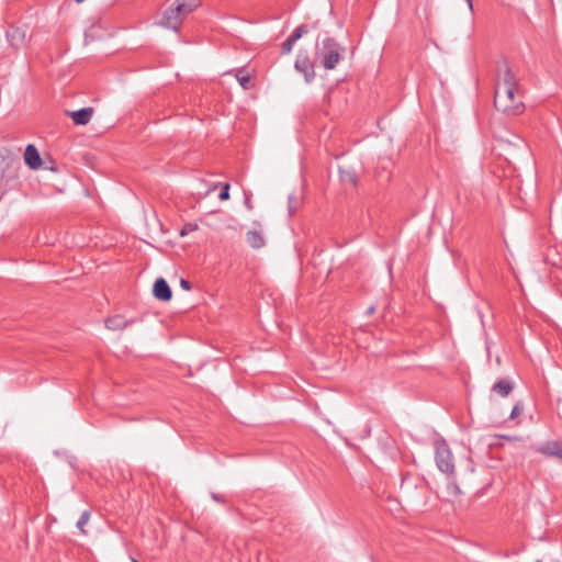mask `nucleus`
Instances as JSON below:
<instances>
[{"label":"nucleus","instance_id":"obj_29","mask_svg":"<svg viewBox=\"0 0 562 562\" xmlns=\"http://www.w3.org/2000/svg\"><path fill=\"white\" fill-rule=\"evenodd\" d=\"M212 498L214 501H216V502H222L223 501L222 497L220 495L215 494V493H212Z\"/></svg>","mask_w":562,"mask_h":562},{"label":"nucleus","instance_id":"obj_12","mask_svg":"<svg viewBox=\"0 0 562 562\" xmlns=\"http://www.w3.org/2000/svg\"><path fill=\"white\" fill-rule=\"evenodd\" d=\"M71 120L76 125H86L90 122L93 109L92 108H82L80 110L68 112Z\"/></svg>","mask_w":562,"mask_h":562},{"label":"nucleus","instance_id":"obj_3","mask_svg":"<svg viewBox=\"0 0 562 562\" xmlns=\"http://www.w3.org/2000/svg\"><path fill=\"white\" fill-rule=\"evenodd\" d=\"M344 48L331 37L323 41V46L318 53L321 64L325 69H334L341 59Z\"/></svg>","mask_w":562,"mask_h":562},{"label":"nucleus","instance_id":"obj_15","mask_svg":"<svg viewBox=\"0 0 562 562\" xmlns=\"http://www.w3.org/2000/svg\"><path fill=\"white\" fill-rule=\"evenodd\" d=\"M339 178L342 183H348L353 187L358 184L357 173L351 168L339 167Z\"/></svg>","mask_w":562,"mask_h":562},{"label":"nucleus","instance_id":"obj_22","mask_svg":"<svg viewBox=\"0 0 562 562\" xmlns=\"http://www.w3.org/2000/svg\"><path fill=\"white\" fill-rule=\"evenodd\" d=\"M524 411V406L521 403H517L513 409H512V413H510V418L514 419L516 418L517 416H519Z\"/></svg>","mask_w":562,"mask_h":562},{"label":"nucleus","instance_id":"obj_18","mask_svg":"<svg viewBox=\"0 0 562 562\" xmlns=\"http://www.w3.org/2000/svg\"><path fill=\"white\" fill-rule=\"evenodd\" d=\"M101 27L99 25H91L85 33L86 41H93L100 37L99 32Z\"/></svg>","mask_w":562,"mask_h":562},{"label":"nucleus","instance_id":"obj_5","mask_svg":"<svg viewBox=\"0 0 562 562\" xmlns=\"http://www.w3.org/2000/svg\"><path fill=\"white\" fill-rule=\"evenodd\" d=\"M435 459L436 464L441 472L447 474H452L454 472L452 453L442 438L435 441Z\"/></svg>","mask_w":562,"mask_h":562},{"label":"nucleus","instance_id":"obj_2","mask_svg":"<svg viewBox=\"0 0 562 562\" xmlns=\"http://www.w3.org/2000/svg\"><path fill=\"white\" fill-rule=\"evenodd\" d=\"M21 164L16 159H2L0 161V194L15 187L19 179Z\"/></svg>","mask_w":562,"mask_h":562},{"label":"nucleus","instance_id":"obj_11","mask_svg":"<svg viewBox=\"0 0 562 562\" xmlns=\"http://www.w3.org/2000/svg\"><path fill=\"white\" fill-rule=\"evenodd\" d=\"M24 160H25V164L31 169H37L41 167L42 159H41L40 154L34 145L29 144L26 146L25 151H24Z\"/></svg>","mask_w":562,"mask_h":562},{"label":"nucleus","instance_id":"obj_27","mask_svg":"<svg viewBox=\"0 0 562 562\" xmlns=\"http://www.w3.org/2000/svg\"><path fill=\"white\" fill-rule=\"evenodd\" d=\"M180 285L182 289H184L187 291L191 290V283L186 279L180 280Z\"/></svg>","mask_w":562,"mask_h":562},{"label":"nucleus","instance_id":"obj_20","mask_svg":"<svg viewBox=\"0 0 562 562\" xmlns=\"http://www.w3.org/2000/svg\"><path fill=\"white\" fill-rule=\"evenodd\" d=\"M305 33H307V27L306 25L302 24V25H299L297 27L294 29V31L292 32V34L290 35V37L296 42L297 40H300Z\"/></svg>","mask_w":562,"mask_h":562},{"label":"nucleus","instance_id":"obj_17","mask_svg":"<svg viewBox=\"0 0 562 562\" xmlns=\"http://www.w3.org/2000/svg\"><path fill=\"white\" fill-rule=\"evenodd\" d=\"M235 77L244 90L252 87L250 76L243 68L236 70Z\"/></svg>","mask_w":562,"mask_h":562},{"label":"nucleus","instance_id":"obj_25","mask_svg":"<svg viewBox=\"0 0 562 562\" xmlns=\"http://www.w3.org/2000/svg\"><path fill=\"white\" fill-rule=\"evenodd\" d=\"M296 204H297V200H296V198H295V196H293V195H290V196H289V213H290V214H293V213H294L295 207H296V206H295Z\"/></svg>","mask_w":562,"mask_h":562},{"label":"nucleus","instance_id":"obj_9","mask_svg":"<svg viewBox=\"0 0 562 562\" xmlns=\"http://www.w3.org/2000/svg\"><path fill=\"white\" fill-rule=\"evenodd\" d=\"M153 293L157 300H160L164 302L169 301L172 296V292H171L169 284L162 278H159L155 281L154 288H153Z\"/></svg>","mask_w":562,"mask_h":562},{"label":"nucleus","instance_id":"obj_13","mask_svg":"<svg viewBox=\"0 0 562 562\" xmlns=\"http://www.w3.org/2000/svg\"><path fill=\"white\" fill-rule=\"evenodd\" d=\"M201 0H177L173 4L176 11L182 14L184 18L200 7Z\"/></svg>","mask_w":562,"mask_h":562},{"label":"nucleus","instance_id":"obj_6","mask_svg":"<svg viewBox=\"0 0 562 562\" xmlns=\"http://www.w3.org/2000/svg\"><path fill=\"white\" fill-rule=\"evenodd\" d=\"M295 69L304 75L305 81L311 82L315 78L313 65L310 63L306 53H299L294 64Z\"/></svg>","mask_w":562,"mask_h":562},{"label":"nucleus","instance_id":"obj_19","mask_svg":"<svg viewBox=\"0 0 562 562\" xmlns=\"http://www.w3.org/2000/svg\"><path fill=\"white\" fill-rule=\"evenodd\" d=\"M89 519H90V512L85 510L80 515V517H79V519L77 521V527L80 529L81 533H83V535L86 533L83 527L88 524Z\"/></svg>","mask_w":562,"mask_h":562},{"label":"nucleus","instance_id":"obj_4","mask_svg":"<svg viewBox=\"0 0 562 562\" xmlns=\"http://www.w3.org/2000/svg\"><path fill=\"white\" fill-rule=\"evenodd\" d=\"M400 492L406 501H415L418 495L427 492V483L423 477L406 474L402 479Z\"/></svg>","mask_w":562,"mask_h":562},{"label":"nucleus","instance_id":"obj_33","mask_svg":"<svg viewBox=\"0 0 562 562\" xmlns=\"http://www.w3.org/2000/svg\"><path fill=\"white\" fill-rule=\"evenodd\" d=\"M133 562H139V561H137V560H133Z\"/></svg>","mask_w":562,"mask_h":562},{"label":"nucleus","instance_id":"obj_30","mask_svg":"<svg viewBox=\"0 0 562 562\" xmlns=\"http://www.w3.org/2000/svg\"><path fill=\"white\" fill-rule=\"evenodd\" d=\"M374 311H375L374 306H370V307L367 310V313H368L369 315H371V314H373V313H374Z\"/></svg>","mask_w":562,"mask_h":562},{"label":"nucleus","instance_id":"obj_16","mask_svg":"<svg viewBox=\"0 0 562 562\" xmlns=\"http://www.w3.org/2000/svg\"><path fill=\"white\" fill-rule=\"evenodd\" d=\"M247 243L252 248H261L265 245L263 236L257 231H249L246 235Z\"/></svg>","mask_w":562,"mask_h":562},{"label":"nucleus","instance_id":"obj_8","mask_svg":"<svg viewBox=\"0 0 562 562\" xmlns=\"http://www.w3.org/2000/svg\"><path fill=\"white\" fill-rule=\"evenodd\" d=\"M136 322V318L125 319L122 315L116 314L108 317L104 321V324L109 330H123L126 327L135 324Z\"/></svg>","mask_w":562,"mask_h":562},{"label":"nucleus","instance_id":"obj_10","mask_svg":"<svg viewBox=\"0 0 562 562\" xmlns=\"http://www.w3.org/2000/svg\"><path fill=\"white\" fill-rule=\"evenodd\" d=\"M537 451L544 456L557 457L562 460V442L560 441H548L539 446Z\"/></svg>","mask_w":562,"mask_h":562},{"label":"nucleus","instance_id":"obj_31","mask_svg":"<svg viewBox=\"0 0 562 562\" xmlns=\"http://www.w3.org/2000/svg\"><path fill=\"white\" fill-rule=\"evenodd\" d=\"M467 3L469 5L470 10L473 11L472 0H467Z\"/></svg>","mask_w":562,"mask_h":562},{"label":"nucleus","instance_id":"obj_24","mask_svg":"<svg viewBox=\"0 0 562 562\" xmlns=\"http://www.w3.org/2000/svg\"><path fill=\"white\" fill-rule=\"evenodd\" d=\"M218 199L222 201H226L229 199V184L228 183L224 184V187L218 195Z\"/></svg>","mask_w":562,"mask_h":562},{"label":"nucleus","instance_id":"obj_32","mask_svg":"<svg viewBox=\"0 0 562 562\" xmlns=\"http://www.w3.org/2000/svg\"><path fill=\"white\" fill-rule=\"evenodd\" d=\"M77 3H81L83 2L85 0H75Z\"/></svg>","mask_w":562,"mask_h":562},{"label":"nucleus","instance_id":"obj_28","mask_svg":"<svg viewBox=\"0 0 562 562\" xmlns=\"http://www.w3.org/2000/svg\"><path fill=\"white\" fill-rule=\"evenodd\" d=\"M245 205H246V207H247L248 210H251V209H252V205H251V203H250V199H249L248 196L245 199Z\"/></svg>","mask_w":562,"mask_h":562},{"label":"nucleus","instance_id":"obj_34","mask_svg":"<svg viewBox=\"0 0 562 562\" xmlns=\"http://www.w3.org/2000/svg\"><path fill=\"white\" fill-rule=\"evenodd\" d=\"M536 562H541L540 560H537Z\"/></svg>","mask_w":562,"mask_h":562},{"label":"nucleus","instance_id":"obj_7","mask_svg":"<svg viewBox=\"0 0 562 562\" xmlns=\"http://www.w3.org/2000/svg\"><path fill=\"white\" fill-rule=\"evenodd\" d=\"M183 19L184 16L178 13V11H176V7L172 5L164 12L161 24L168 29L178 31Z\"/></svg>","mask_w":562,"mask_h":562},{"label":"nucleus","instance_id":"obj_23","mask_svg":"<svg viewBox=\"0 0 562 562\" xmlns=\"http://www.w3.org/2000/svg\"><path fill=\"white\" fill-rule=\"evenodd\" d=\"M198 228V225L196 224H186L182 229L180 231V235L181 236H186L188 235L189 233L195 231Z\"/></svg>","mask_w":562,"mask_h":562},{"label":"nucleus","instance_id":"obj_1","mask_svg":"<svg viewBox=\"0 0 562 562\" xmlns=\"http://www.w3.org/2000/svg\"><path fill=\"white\" fill-rule=\"evenodd\" d=\"M494 106L508 116H516L525 111L517 78L506 61H502L497 66Z\"/></svg>","mask_w":562,"mask_h":562},{"label":"nucleus","instance_id":"obj_26","mask_svg":"<svg viewBox=\"0 0 562 562\" xmlns=\"http://www.w3.org/2000/svg\"><path fill=\"white\" fill-rule=\"evenodd\" d=\"M448 490L452 496H458L461 493L459 486L454 483H449Z\"/></svg>","mask_w":562,"mask_h":562},{"label":"nucleus","instance_id":"obj_21","mask_svg":"<svg viewBox=\"0 0 562 562\" xmlns=\"http://www.w3.org/2000/svg\"><path fill=\"white\" fill-rule=\"evenodd\" d=\"M295 42L289 36L283 43H282V46H281V50L283 54H289L293 46H294Z\"/></svg>","mask_w":562,"mask_h":562},{"label":"nucleus","instance_id":"obj_14","mask_svg":"<svg viewBox=\"0 0 562 562\" xmlns=\"http://www.w3.org/2000/svg\"><path fill=\"white\" fill-rule=\"evenodd\" d=\"M513 383L507 379H502L492 386V391L503 397L507 396L513 391Z\"/></svg>","mask_w":562,"mask_h":562}]
</instances>
